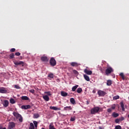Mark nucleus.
Masks as SVG:
<instances>
[{"instance_id": "obj_1", "label": "nucleus", "mask_w": 129, "mask_h": 129, "mask_svg": "<svg viewBox=\"0 0 129 129\" xmlns=\"http://www.w3.org/2000/svg\"><path fill=\"white\" fill-rule=\"evenodd\" d=\"M13 115L16 118H19L20 122H23V117H22V115L16 112H13Z\"/></svg>"}, {"instance_id": "obj_2", "label": "nucleus", "mask_w": 129, "mask_h": 129, "mask_svg": "<svg viewBox=\"0 0 129 129\" xmlns=\"http://www.w3.org/2000/svg\"><path fill=\"white\" fill-rule=\"evenodd\" d=\"M112 72H113V69H112V68L110 66H108L105 70L106 75L108 76L109 74H110V73Z\"/></svg>"}, {"instance_id": "obj_3", "label": "nucleus", "mask_w": 129, "mask_h": 129, "mask_svg": "<svg viewBox=\"0 0 129 129\" xmlns=\"http://www.w3.org/2000/svg\"><path fill=\"white\" fill-rule=\"evenodd\" d=\"M49 63L50 65L52 67H54V66H56V64H57V61H56L55 58L51 57L49 60Z\"/></svg>"}, {"instance_id": "obj_4", "label": "nucleus", "mask_w": 129, "mask_h": 129, "mask_svg": "<svg viewBox=\"0 0 129 129\" xmlns=\"http://www.w3.org/2000/svg\"><path fill=\"white\" fill-rule=\"evenodd\" d=\"M100 108L99 107H95L91 109V114H95V113H97L98 111H99Z\"/></svg>"}, {"instance_id": "obj_5", "label": "nucleus", "mask_w": 129, "mask_h": 129, "mask_svg": "<svg viewBox=\"0 0 129 129\" xmlns=\"http://www.w3.org/2000/svg\"><path fill=\"white\" fill-rule=\"evenodd\" d=\"M98 93V95H99V96H101V97H103V96L106 95V92H104V91H102V90H98L97 92Z\"/></svg>"}, {"instance_id": "obj_6", "label": "nucleus", "mask_w": 129, "mask_h": 129, "mask_svg": "<svg viewBox=\"0 0 129 129\" xmlns=\"http://www.w3.org/2000/svg\"><path fill=\"white\" fill-rule=\"evenodd\" d=\"M15 127H16V123L10 122L8 125V129H14Z\"/></svg>"}, {"instance_id": "obj_7", "label": "nucleus", "mask_w": 129, "mask_h": 129, "mask_svg": "<svg viewBox=\"0 0 129 129\" xmlns=\"http://www.w3.org/2000/svg\"><path fill=\"white\" fill-rule=\"evenodd\" d=\"M14 64H15V65H16V66H18L19 65H22V66H24V64H25V62L22 61H14Z\"/></svg>"}, {"instance_id": "obj_8", "label": "nucleus", "mask_w": 129, "mask_h": 129, "mask_svg": "<svg viewBox=\"0 0 129 129\" xmlns=\"http://www.w3.org/2000/svg\"><path fill=\"white\" fill-rule=\"evenodd\" d=\"M70 65L72 66V67H78L80 64L76 62H72L70 63Z\"/></svg>"}, {"instance_id": "obj_9", "label": "nucleus", "mask_w": 129, "mask_h": 129, "mask_svg": "<svg viewBox=\"0 0 129 129\" xmlns=\"http://www.w3.org/2000/svg\"><path fill=\"white\" fill-rule=\"evenodd\" d=\"M7 92H8V90H7V89L6 88H0V93H7Z\"/></svg>"}, {"instance_id": "obj_10", "label": "nucleus", "mask_w": 129, "mask_h": 129, "mask_svg": "<svg viewBox=\"0 0 129 129\" xmlns=\"http://www.w3.org/2000/svg\"><path fill=\"white\" fill-rule=\"evenodd\" d=\"M41 61H43L44 62H48L49 61V58L46 56H43L41 57Z\"/></svg>"}, {"instance_id": "obj_11", "label": "nucleus", "mask_w": 129, "mask_h": 129, "mask_svg": "<svg viewBox=\"0 0 129 129\" xmlns=\"http://www.w3.org/2000/svg\"><path fill=\"white\" fill-rule=\"evenodd\" d=\"M21 108L22 109H30V108H31V105H22L21 106Z\"/></svg>"}, {"instance_id": "obj_12", "label": "nucleus", "mask_w": 129, "mask_h": 129, "mask_svg": "<svg viewBox=\"0 0 129 129\" xmlns=\"http://www.w3.org/2000/svg\"><path fill=\"white\" fill-rule=\"evenodd\" d=\"M84 73H86V74H87L88 75H91V74H92V71H89L86 69L84 70Z\"/></svg>"}, {"instance_id": "obj_13", "label": "nucleus", "mask_w": 129, "mask_h": 129, "mask_svg": "<svg viewBox=\"0 0 129 129\" xmlns=\"http://www.w3.org/2000/svg\"><path fill=\"white\" fill-rule=\"evenodd\" d=\"M3 105L5 107H8L9 106V101L7 100H4Z\"/></svg>"}, {"instance_id": "obj_14", "label": "nucleus", "mask_w": 129, "mask_h": 129, "mask_svg": "<svg viewBox=\"0 0 129 129\" xmlns=\"http://www.w3.org/2000/svg\"><path fill=\"white\" fill-rule=\"evenodd\" d=\"M49 108L50 109H52L53 110H60L61 109L60 108H57V107L55 106H50Z\"/></svg>"}, {"instance_id": "obj_15", "label": "nucleus", "mask_w": 129, "mask_h": 129, "mask_svg": "<svg viewBox=\"0 0 129 129\" xmlns=\"http://www.w3.org/2000/svg\"><path fill=\"white\" fill-rule=\"evenodd\" d=\"M43 99H44L45 101H49V100H50V98H49V96H48V95H47L43 96Z\"/></svg>"}, {"instance_id": "obj_16", "label": "nucleus", "mask_w": 129, "mask_h": 129, "mask_svg": "<svg viewBox=\"0 0 129 129\" xmlns=\"http://www.w3.org/2000/svg\"><path fill=\"white\" fill-rule=\"evenodd\" d=\"M64 110H72L71 106H66L63 108Z\"/></svg>"}, {"instance_id": "obj_17", "label": "nucleus", "mask_w": 129, "mask_h": 129, "mask_svg": "<svg viewBox=\"0 0 129 129\" xmlns=\"http://www.w3.org/2000/svg\"><path fill=\"white\" fill-rule=\"evenodd\" d=\"M60 94H61V96H63L64 97H65L66 96H67V95H68V93H67L66 92H64V91H61Z\"/></svg>"}, {"instance_id": "obj_18", "label": "nucleus", "mask_w": 129, "mask_h": 129, "mask_svg": "<svg viewBox=\"0 0 129 129\" xmlns=\"http://www.w3.org/2000/svg\"><path fill=\"white\" fill-rule=\"evenodd\" d=\"M120 105L122 108V111H124V105L123 104V101L120 102Z\"/></svg>"}, {"instance_id": "obj_19", "label": "nucleus", "mask_w": 129, "mask_h": 129, "mask_svg": "<svg viewBox=\"0 0 129 129\" xmlns=\"http://www.w3.org/2000/svg\"><path fill=\"white\" fill-rule=\"evenodd\" d=\"M84 77L86 81H90V79L89 78V77L88 76L86 75H84Z\"/></svg>"}, {"instance_id": "obj_20", "label": "nucleus", "mask_w": 129, "mask_h": 129, "mask_svg": "<svg viewBox=\"0 0 129 129\" xmlns=\"http://www.w3.org/2000/svg\"><path fill=\"white\" fill-rule=\"evenodd\" d=\"M111 84H112V82L111 81V80H108L107 81V85L108 86H110Z\"/></svg>"}, {"instance_id": "obj_21", "label": "nucleus", "mask_w": 129, "mask_h": 129, "mask_svg": "<svg viewBox=\"0 0 129 129\" xmlns=\"http://www.w3.org/2000/svg\"><path fill=\"white\" fill-rule=\"evenodd\" d=\"M70 102L72 104H75V99L74 98H71Z\"/></svg>"}, {"instance_id": "obj_22", "label": "nucleus", "mask_w": 129, "mask_h": 129, "mask_svg": "<svg viewBox=\"0 0 129 129\" xmlns=\"http://www.w3.org/2000/svg\"><path fill=\"white\" fill-rule=\"evenodd\" d=\"M29 129H35V126H34V124L32 122L30 123Z\"/></svg>"}, {"instance_id": "obj_23", "label": "nucleus", "mask_w": 129, "mask_h": 129, "mask_svg": "<svg viewBox=\"0 0 129 129\" xmlns=\"http://www.w3.org/2000/svg\"><path fill=\"white\" fill-rule=\"evenodd\" d=\"M21 99H22V100H29V97L27 96H22L21 97Z\"/></svg>"}, {"instance_id": "obj_24", "label": "nucleus", "mask_w": 129, "mask_h": 129, "mask_svg": "<svg viewBox=\"0 0 129 129\" xmlns=\"http://www.w3.org/2000/svg\"><path fill=\"white\" fill-rule=\"evenodd\" d=\"M34 118H38V117H40V115L38 113H35L33 115Z\"/></svg>"}, {"instance_id": "obj_25", "label": "nucleus", "mask_w": 129, "mask_h": 129, "mask_svg": "<svg viewBox=\"0 0 129 129\" xmlns=\"http://www.w3.org/2000/svg\"><path fill=\"white\" fill-rule=\"evenodd\" d=\"M10 103H11L12 104H15V103H16V100L13 98H11L10 99Z\"/></svg>"}, {"instance_id": "obj_26", "label": "nucleus", "mask_w": 129, "mask_h": 129, "mask_svg": "<svg viewBox=\"0 0 129 129\" xmlns=\"http://www.w3.org/2000/svg\"><path fill=\"white\" fill-rule=\"evenodd\" d=\"M78 85H77L72 88V91H75L76 89H77V88L78 87Z\"/></svg>"}, {"instance_id": "obj_27", "label": "nucleus", "mask_w": 129, "mask_h": 129, "mask_svg": "<svg viewBox=\"0 0 129 129\" xmlns=\"http://www.w3.org/2000/svg\"><path fill=\"white\" fill-rule=\"evenodd\" d=\"M112 116H113V117H117V116H118V115H119L118 114V113H115V112H113L112 114Z\"/></svg>"}, {"instance_id": "obj_28", "label": "nucleus", "mask_w": 129, "mask_h": 129, "mask_svg": "<svg viewBox=\"0 0 129 129\" xmlns=\"http://www.w3.org/2000/svg\"><path fill=\"white\" fill-rule=\"evenodd\" d=\"M77 92L78 93H81V92H82V88H78L77 90Z\"/></svg>"}, {"instance_id": "obj_29", "label": "nucleus", "mask_w": 129, "mask_h": 129, "mask_svg": "<svg viewBox=\"0 0 129 129\" xmlns=\"http://www.w3.org/2000/svg\"><path fill=\"white\" fill-rule=\"evenodd\" d=\"M73 72L75 75H78L79 74V73L76 70H73Z\"/></svg>"}, {"instance_id": "obj_30", "label": "nucleus", "mask_w": 129, "mask_h": 129, "mask_svg": "<svg viewBox=\"0 0 129 129\" xmlns=\"http://www.w3.org/2000/svg\"><path fill=\"white\" fill-rule=\"evenodd\" d=\"M119 75L121 77L122 80H124L125 78H124V75H123V73H120Z\"/></svg>"}, {"instance_id": "obj_31", "label": "nucleus", "mask_w": 129, "mask_h": 129, "mask_svg": "<svg viewBox=\"0 0 129 129\" xmlns=\"http://www.w3.org/2000/svg\"><path fill=\"white\" fill-rule=\"evenodd\" d=\"M35 127L37 128L38 127V122L37 121H33Z\"/></svg>"}, {"instance_id": "obj_32", "label": "nucleus", "mask_w": 129, "mask_h": 129, "mask_svg": "<svg viewBox=\"0 0 129 129\" xmlns=\"http://www.w3.org/2000/svg\"><path fill=\"white\" fill-rule=\"evenodd\" d=\"M113 100H116V99H119V96L117 95L113 97Z\"/></svg>"}, {"instance_id": "obj_33", "label": "nucleus", "mask_w": 129, "mask_h": 129, "mask_svg": "<svg viewBox=\"0 0 129 129\" xmlns=\"http://www.w3.org/2000/svg\"><path fill=\"white\" fill-rule=\"evenodd\" d=\"M10 59H13L15 57V54L14 53H11L9 55Z\"/></svg>"}, {"instance_id": "obj_34", "label": "nucleus", "mask_w": 129, "mask_h": 129, "mask_svg": "<svg viewBox=\"0 0 129 129\" xmlns=\"http://www.w3.org/2000/svg\"><path fill=\"white\" fill-rule=\"evenodd\" d=\"M48 77H49V78H54V75L53 74H49Z\"/></svg>"}, {"instance_id": "obj_35", "label": "nucleus", "mask_w": 129, "mask_h": 129, "mask_svg": "<svg viewBox=\"0 0 129 129\" xmlns=\"http://www.w3.org/2000/svg\"><path fill=\"white\" fill-rule=\"evenodd\" d=\"M115 129H121V126L118 125L115 127Z\"/></svg>"}, {"instance_id": "obj_36", "label": "nucleus", "mask_w": 129, "mask_h": 129, "mask_svg": "<svg viewBox=\"0 0 129 129\" xmlns=\"http://www.w3.org/2000/svg\"><path fill=\"white\" fill-rule=\"evenodd\" d=\"M29 92H31V93H32L33 94H34V93H35V90L31 89L29 90Z\"/></svg>"}, {"instance_id": "obj_37", "label": "nucleus", "mask_w": 129, "mask_h": 129, "mask_svg": "<svg viewBox=\"0 0 129 129\" xmlns=\"http://www.w3.org/2000/svg\"><path fill=\"white\" fill-rule=\"evenodd\" d=\"M120 121V120H119V119H116L115 120V122L116 123H118V122H119Z\"/></svg>"}, {"instance_id": "obj_38", "label": "nucleus", "mask_w": 129, "mask_h": 129, "mask_svg": "<svg viewBox=\"0 0 129 129\" xmlns=\"http://www.w3.org/2000/svg\"><path fill=\"white\" fill-rule=\"evenodd\" d=\"M15 51H16V48H12L10 49V52H15Z\"/></svg>"}, {"instance_id": "obj_39", "label": "nucleus", "mask_w": 129, "mask_h": 129, "mask_svg": "<svg viewBox=\"0 0 129 129\" xmlns=\"http://www.w3.org/2000/svg\"><path fill=\"white\" fill-rule=\"evenodd\" d=\"M119 119L120 121H122V120H124V117H121Z\"/></svg>"}, {"instance_id": "obj_40", "label": "nucleus", "mask_w": 129, "mask_h": 129, "mask_svg": "<svg viewBox=\"0 0 129 129\" xmlns=\"http://www.w3.org/2000/svg\"><path fill=\"white\" fill-rule=\"evenodd\" d=\"M15 88H16V89H20V86H19L16 85L15 86Z\"/></svg>"}, {"instance_id": "obj_41", "label": "nucleus", "mask_w": 129, "mask_h": 129, "mask_svg": "<svg viewBox=\"0 0 129 129\" xmlns=\"http://www.w3.org/2000/svg\"><path fill=\"white\" fill-rule=\"evenodd\" d=\"M16 56H20L21 55V53L20 52H16L15 53Z\"/></svg>"}, {"instance_id": "obj_42", "label": "nucleus", "mask_w": 129, "mask_h": 129, "mask_svg": "<svg viewBox=\"0 0 129 129\" xmlns=\"http://www.w3.org/2000/svg\"><path fill=\"white\" fill-rule=\"evenodd\" d=\"M0 129H7V128L6 127H3V125L0 124Z\"/></svg>"}, {"instance_id": "obj_43", "label": "nucleus", "mask_w": 129, "mask_h": 129, "mask_svg": "<svg viewBox=\"0 0 129 129\" xmlns=\"http://www.w3.org/2000/svg\"><path fill=\"white\" fill-rule=\"evenodd\" d=\"M75 120V118L71 117V121H74Z\"/></svg>"}, {"instance_id": "obj_44", "label": "nucleus", "mask_w": 129, "mask_h": 129, "mask_svg": "<svg viewBox=\"0 0 129 129\" xmlns=\"http://www.w3.org/2000/svg\"><path fill=\"white\" fill-rule=\"evenodd\" d=\"M45 93L47 94V95H51V93L50 92H46Z\"/></svg>"}, {"instance_id": "obj_45", "label": "nucleus", "mask_w": 129, "mask_h": 129, "mask_svg": "<svg viewBox=\"0 0 129 129\" xmlns=\"http://www.w3.org/2000/svg\"><path fill=\"white\" fill-rule=\"evenodd\" d=\"M111 108H108V109H107V111H108V112H110L111 111Z\"/></svg>"}, {"instance_id": "obj_46", "label": "nucleus", "mask_w": 129, "mask_h": 129, "mask_svg": "<svg viewBox=\"0 0 129 129\" xmlns=\"http://www.w3.org/2000/svg\"><path fill=\"white\" fill-rule=\"evenodd\" d=\"M111 109H115V106H112L111 107Z\"/></svg>"}, {"instance_id": "obj_47", "label": "nucleus", "mask_w": 129, "mask_h": 129, "mask_svg": "<svg viewBox=\"0 0 129 129\" xmlns=\"http://www.w3.org/2000/svg\"><path fill=\"white\" fill-rule=\"evenodd\" d=\"M96 92V91L95 90H93V93H95Z\"/></svg>"}, {"instance_id": "obj_48", "label": "nucleus", "mask_w": 129, "mask_h": 129, "mask_svg": "<svg viewBox=\"0 0 129 129\" xmlns=\"http://www.w3.org/2000/svg\"><path fill=\"white\" fill-rule=\"evenodd\" d=\"M87 104H89V102L88 101H87Z\"/></svg>"}, {"instance_id": "obj_49", "label": "nucleus", "mask_w": 129, "mask_h": 129, "mask_svg": "<svg viewBox=\"0 0 129 129\" xmlns=\"http://www.w3.org/2000/svg\"><path fill=\"white\" fill-rule=\"evenodd\" d=\"M41 129H45V128H44V127H42V128H41Z\"/></svg>"}]
</instances>
